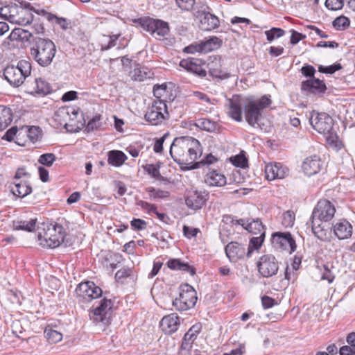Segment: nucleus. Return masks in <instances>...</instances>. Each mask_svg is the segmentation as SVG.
Segmentation results:
<instances>
[{
  "label": "nucleus",
  "mask_w": 355,
  "mask_h": 355,
  "mask_svg": "<svg viewBox=\"0 0 355 355\" xmlns=\"http://www.w3.org/2000/svg\"><path fill=\"white\" fill-rule=\"evenodd\" d=\"M270 96L264 95L260 98L234 95L226 103L228 115L236 121L243 120V112L246 121L254 128H261L263 110L270 105Z\"/></svg>",
  "instance_id": "nucleus-1"
},
{
  "label": "nucleus",
  "mask_w": 355,
  "mask_h": 355,
  "mask_svg": "<svg viewBox=\"0 0 355 355\" xmlns=\"http://www.w3.org/2000/svg\"><path fill=\"white\" fill-rule=\"evenodd\" d=\"M336 214L335 205L327 199L320 200L311 214V230L321 241L329 242L331 239V227L328 223Z\"/></svg>",
  "instance_id": "nucleus-2"
},
{
  "label": "nucleus",
  "mask_w": 355,
  "mask_h": 355,
  "mask_svg": "<svg viewBox=\"0 0 355 355\" xmlns=\"http://www.w3.org/2000/svg\"><path fill=\"white\" fill-rule=\"evenodd\" d=\"M202 154L201 146L198 140L189 137L174 139L170 146V155L180 165H186L187 169L196 168L198 163L194 162Z\"/></svg>",
  "instance_id": "nucleus-3"
},
{
  "label": "nucleus",
  "mask_w": 355,
  "mask_h": 355,
  "mask_svg": "<svg viewBox=\"0 0 355 355\" xmlns=\"http://www.w3.org/2000/svg\"><path fill=\"white\" fill-rule=\"evenodd\" d=\"M65 232L63 227L58 224L42 223L37 229V239L40 245L55 248L64 240Z\"/></svg>",
  "instance_id": "nucleus-4"
},
{
  "label": "nucleus",
  "mask_w": 355,
  "mask_h": 355,
  "mask_svg": "<svg viewBox=\"0 0 355 355\" xmlns=\"http://www.w3.org/2000/svg\"><path fill=\"white\" fill-rule=\"evenodd\" d=\"M56 53V46L53 41L48 38L37 37L31 54L34 60L42 67L51 64Z\"/></svg>",
  "instance_id": "nucleus-5"
},
{
  "label": "nucleus",
  "mask_w": 355,
  "mask_h": 355,
  "mask_svg": "<svg viewBox=\"0 0 355 355\" xmlns=\"http://www.w3.org/2000/svg\"><path fill=\"white\" fill-rule=\"evenodd\" d=\"M31 72V64L26 60H20L17 66H8L3 71L4 78L13 87L23 84Z\"/></svg>",
  "instance_id": "nucleus-6"
},
{
  "label": "nucleus",
  "mask_w": 355,
  "mask_h": 355,
  "mask_svg": "<svg viewBox=\"0 0 355 355\" xmlns=\"http://www.w3.org/2000/svg\"><path fill=\"white\" fill-rule=\"evenodd\" d=\"M197 300L196 290L189 284H183L180 287L179 296L173 300V305L178 311H187L195 306Z\"/></svg>",
  "instance_id": "nucleus-7"
},
{
  "label": "nucleus",
  "mask_w": 355,
  "mask_h": 355,
  "mask_svg": "<svg viewBox=\"0 0 355 355\" xmlns=\"http://www.w3.org/2000/svg\"><path fill=\"white\" fill-rule=\"evenodd\" d=\"M19 3L15 4L10 22L21 26L30 24L33 21L32 6L23 1H19Z\"/></svg>",
  "instance_id": "nucleus-8"
},
{
  "label": "nucleus",
  "mask_w": 355,
  "mask_h": 355,
  "mask_svg": "<svg viewBox=\"0 0 355 355\" xmlns=\"http://www.w3.org/2000/svg\"><path fill=\"white\" fill-rule=\"evenodd\" d=\"M168 116L167 106L164 101L156 100L153 105L148 107L145 119L152 125H158L165 120Z\"/></svg>",
  "instance_id": "nucleus-9"
},
{
  "label": "nucleus",
  "mask_w": 355,
  "mask_h": 355,
  "mask_svg": "<svg viewBox=\"0 0 355 355\" xmlns=\"http://www.w3.org/2000/svg\"><path fill=\"white\" fill-rule=\"evenodd\" d=\"M310 123L313 129L320 134L330 133L333 128V119L327 113L313 111L311 114Z\"/></svg>",
  "instance_id": "nucleus-10"
},
{
  "label": "nucleus",
  "mask_w": 355,
  "mask_h": 355,
  "mask_svg": "<svg viewBox=\"0 0 355 355\" xmlns=\"http://www.w3.org/2000/svg\"><path fill=\"white\" fill-rule=\"evenodd\" d=\"M271 241L275 249L286 250L289 253L293 252L297 248L295 241L290 232H275L272 234Z\"/></svg>",
  "instance_id": "nucleus-11"
},
{
  "label": "nucleus",
  "mask_w": 355,
  "mask_h": 355,
  "mask_svg": "<svg viewBox=\"0 0 355 355\" xmlns=\"http://www.w3.org/2000/svg\"><path fill=\"white\" fill-rule=\"evenodd\" d=\"M258 271L263 277H270L275 275L279 269V263L275 256L265 254L260 257L257 262Z\"/></svg>",
  "instance_id": "nucleus-12"
},
{
  "label": "nucleus",
  "mask_w": 355,
  "mask_h": 355,
  "mask_svg": "<svg viewBox=\"0 0 355 355\" xmlns=\"http://www.w3.org/2000/svg\"><path fill=\"white\" fill-rule=\"evenodd\" d=\"M141 26L153 37H164L169 32L168 23L160 19L146 18L141 21Z\"/></svg>",
  "instance_id": "nucleus-13"
},
{
  "label": "nucleus",
  "mask_w": 355,
  "mask_h": 355,
  "mask_svg": "<svg viewBox=\"0 0 355 355\" xmlns=\"http://www.w3.org/2000/svg\"><path fill=\"white\" fill-rule=\"evenodd\" d=\"M102 290L93 282H86L79 284L76 288V295L86 301L98 298L102 295Z\"/></svg>",
  "instance_id": "nucleus-14"
},
{
  "label": "nucleus",
  "mask_w": 355,
  "mask_h": 355,
  "mask_svg": "<svg viewBox=\"0 0 355 355\" xmlns=\"http://www.w3.org/2000/svg\"><path fill=\"white\" fill-rule=\"evenodd\" d=\"M198 13H200L201 28L203 31H212L219 26L218 18L211 13V8L208 6H202L198 10Z\"/></svg>",
  "instance_id": "nucleus-15"
},
{
  "label": "nucleus",
  "mask_w": 355,
  "mask_h": 355,
  "mask_svg": "<svg viewBox=\"0 0 355 355\" xmlns=\"http://www.w3.org/2000/svg\"><path fill=\"white\" fill-rule=\"evenodd\" d=\"M208 197L209 193L206 191H190L186 196L185 202L189 208L198 210L205 205Z\"/></svg>",
  "instance_id": "nucleus-16"
},
{
  "label": "nucleus",
  "mask_w": 355,
  "mask_h": 355,
  "mask_svg": "<svg viewBox=\"0 0 355 355\" xmlns=\"http://www.w3.org/2000/svg\"><path fill=\"white\" fill-rule=\"evenodd\" d=\"M265 173L268 180L283 179L288 175L289 169L281 163H270L265 166Z\"/></svg>",
  "instance_id": "nucleus-17"
},
{
  "label": "nucleus",
  "mask_w": 355,
  "mask_h": 355,
  "mask_svg": "<svg viewBox=\"0 0 355 355\" xmlns=\"http://www.w3.org/2000/svg\"><path fill=\"white\" fill-rule=\"evenodd\" d=\"M322 167V162L319 156L316 155L307 157L302 164L304 173L308 176L318 173Z\"/></svg>",
  "instance_id": "nucleus-18"
},
{
  "label": "nucleus",
  "mask_w": 355,
  "mask_h": 355,
  "mask_svg": "<svg viewBox=\"0 0 355 355\" xmlns=\"http://www.w3.org/2000/svg\"><path fill=\"white\" fill-rule=\"evenodd\" d=\"M27 92L31 94H46L49 92V84L42 78H35L33 81L27 80L26 84Z\"/></svg>",
  "instance_id": "nucleus-19"
},
{
  "label": "nucleus",
  "mask_w": 355,
  "mask_h": 355,
  "mask_svg": "<svg viewBox=\"0 0 355 355\" xmlns=\"http://www.w3.org/2000/svg\"><path fill=\"white\" fill-rule=\"evenodd\" d=\"M225 251L231 262H236L239 259L243 258L245 254V247L237 242L228 243L225 248Z\"/></svg>",
  "instance_id": "nucleus-20"
},
{
  "label": "nucleus",
  "mask_w": 355,
  "mask_h": 355,
  "mask_svg": "<svg viewBox=\"0 0 355 355\" xmlns=\"http://www.w3.org/2000/svg\"><path fill=\"white\" fill-rule=\"evenodd\" d=\"M301 89L307 93L322 94L326 90V85L323 81L316 78H311L303 81L301 85Z\"/></svg>",
  "instance_id": "nucleus-21"
},
{
  "label": "nucleus",
  "mask_w": 355,
  "mask_h": 355,
  "mask_svg": "<svg viewBox=\"0 0 355 355\" xmlns=\"http://www.w3.org/2000/svg\"><path fill=\"white\" fill-rule=\"evenodd\" d=\"M179 325L180 318L174 313L164 316L160 322V327L162 331L167 334L175 332Z\"/></svg>",
  "instance_id": "nucleus-22"
},
{
  "label": "nucleus",
  "mask_w": 355,
  "mask_h": 355,
  "mask_svg": "<svg viewBox=\"0 0 355 355\" xmlns=\"http://www.w3.org/2000/svg\"><path fill=\"white\" fill-rule=\"evenodd\" d=\"M180 67L202 77H205L207 74L206 71L201 66L200 61L194 58L182 60L180 62Z\"/></svg>",
  "instance_id": "nucleus-23"
},
{
  "label": "nucleus",
  "mask_w": 355,
  "mask_h": 355,
  "mask_svg": "<svg viewBox=\"0 0 355 355\" xmlns=\"http://www.w3.org/2000/svg\"><path fill=\"white\" fill-rule=\"evenodd\" d=\"M334 233L338 239H347L352 234V226L346 220H341L333 226Z\"/></svg>",
  "instance_id": "nucleus-24"
},
{
  "label": "nucleus",
  "mask_w": 355,
  "mask_h": 355,
  "mask_svg": "<svg viewBox=\"0 0 355 355\" xmlns=\"http://www.w3.org/2000/svg\"><path fill=\"white\" fill-rule=\"evenodd\" d=\"M205 182L212 187H223L227 182L225 176L217 171L208 173L205 176Z\"/></svg>",
  "instance_id": "nucleus-25"
},
{
  "label": "nucleus",
  "mask_w": 355,
  "mask_h": 355,
  "mask_svg": "<svg viewBox=\"0 0 355 355\" xmlns=\"http://www.w3.org/2000/svg\"><path fill=\"white\" fill-rule=\"evenodd\" d=\"M208 68L210 74L215 78L226 79L230 76V73L221 69L220 59L215 58L211 62L208 63Z\"/></svg>",
  "instance_id": "nucleus-26"
},
{
  "label": "nucleus",
  "mask_w": 355,
  "mask_h": 355,
  "mask_svg": "<svg viewBox=\"0 0 355 355\" xmlns=\"http://www.w3.org/2000/svg\"><path fill=\"white\" fill-rule=\"evenodd\" d=\"M73 112L74 107H62L55 112V120L60 125H64L66 129L68 130V118L70 117L69 114L73 113Z\"/></svg>",
  "instance_id": "nucleus-27"
},
{
  "label": "nucleus",
  "mask_w": 355,
  "mask_h": 355,
  "mask_svg": "<svg viewBox=\"0 0 355 355\" xmlns=\"http://www.w3.org/2000/svg\"><path fill=\"white\" fill-rule=\"evenodd\" d=\"M89 316L90 320L95 324L101 322L104 324H107L110 321V315L107 314V312H103L99 309L94 308L90 311Z\"/></svg>",
  "instance_id": "nucleus-28"
},
{
  "label": "nucleus",
  "mask_w": 355,
  "mask_h": 355,
  "mask_svg": "<svg viewBox=\"0 0 355 355\" xmlns=\"http://www.w3.org/2000/svg\"><path fill=\"white\" fill-rule=\"evenodd\" d=\"M12 121V112L10 108L0 105V130L6 129Z\"/></svg>",
  "instance_id": "nucleus-29"
},
{
  "label": "nucleus",
  "mask_w": 355,
  "mask_h": 355,
  "mask_svg": "<svg viewBox=\"0 0 355 355\" xmlns=\"http://www.w3.org/2000/svg\"><path fill=\"white\" fill-rule=\"evenodd\" d=\"M126 155L120 150H111L108 153V164L114 166H121L126 160Z\"/></svg>",
  "instance_id": "nucleus-30"
},
{
  "label": "nucleus",
  "mask_w": 355,
  "mask_h": 355,
  "mask_svg": "<svg viewBox=\"0 0 355 355\" xmlns=\"http://www.w3.org/2000/svg\"><path fill=\"white\" fill-rule=\"evenodd\" d=\"M12 192L18 197H25L32 192V188L29 184L25 181L15 182V187L12 188Z\"/></svg>",
  "instance_id": "nucleus-31"
},
{
  "label": "nucleus",
  "mask_w": 355,
  "mask_h": 355,
  "mask_svg": "<svg viewBox=\"0 0 355 355\" xmlns=\"http://www.w3.org/2000/svg\"><path fill=\"white\" fill-rule=\"evenodd\" d=\"M167 266L172 270H179L184 272H188L191 275H193L196 272L195 269L189 266L187 263L180 261L179 259H171L167 262Z\"/></svg>",
  "instance_id": "nucleus-32"
},
{
  "label": "nucleus",
  "mask_w": 355,
  "mask_h": 355,
  "mask_svg": "<svg viewBox=\"0 0 355 355\" xmlns=\"http://www.w3.org/2000/svg\"><path fill=\"white\" fill-rule=\"evenodd\" d=\"M265 238V232H261L257 234V236H253L250 240L247 256L250 257L252 252L254 250H258L262 245Z\"/></svg>",
  "instance_id": "nucleus-33"
},
{
  "label": "nucleus",
  "mask_w": 355,
  "mask_h": 355,
  "mask_svg": "<svg viewBox=\"0 0 355 355\" xmlns=\"http://www.w3.org/2000/svg\"><path fill=\"white\" fill-rule=\"evenodd\" d=\"M121 36L120 33L107 36L103 35V40L101 43V50L107 51L116 45V42Z\"/></svg>",
  "instance_id": "nucleus-34"
},
{
  "label": "nucleus",
  "mask_w": 355,
  "mask_h": 355,
  "mask_svg": "<svg viewBox=\"0 0 355 355\" xmlns=\"http://www.w3.org/2000/svg\"><path fill=\"white\" fill-rule=\"evenodd\" d=\"M245 230H248L252 234L257 235L261 232H265L263 226L259 220H252L246 223Z\"/></svg>",
  "instance_id": "nucleus-35"
},
{
  "label": "nucleus",
  "mask_w": 355,
  "mask_h": 355,
  "mask_svg": "<svg viewBox=\"0 0 355 355\" xmlns=\"http://www.w3.org/2000/svg\"><path fill=\"white\" fill-rule=\"evenodd\" d=\"M36 219H31L28 221L21 220L18 221L15 224V228L16 230H26L28 232L33 231L36 225Z\"/></svg>",
  "instance_id": "nucleus-36"
},
{
  "label": "nucleus",
  "mask_w": 355,
  "mask_h": 355,
  "mask_svg": "<svg viewBox=\"0 0 355 355\" xmlns=\"http://www.w3.org/2000/svg\"><path fill=\"white\" fill-rule=\"evenodd\" d=\"M201 328L202 327L200 324L193 325L184 334L183 338L185 340H189L193 343V342L196 339L198 334L200 332Z\"/></svg>",
  "instance_id": "nucleus-37"
},
{
  "label": "nucleus",
  "mask_w": 355,
  "mask_h": 355,
  "mask_svg": "<svg viewBox=\"0 0 355 355\" xmlns=\"http://www.w3.org/2000/svg\"><path fill=\"white\" fill-rule=\"evenodd\" d=\"M284 34L285 31L280 28H272L271 29L265 31V35L268 42H272L275 39H278L284 36Z\"/></svg>",
  "instance_id": "nucleus-38"
},
{
  "label": "nucleus",
  "mask_w": 355,
  "mask_h": 355,
  "mask_svg": "<svg viewBox=\"0 0 355 355\" xmlns=\"http://www.w3.org/2000/svg\"><path fill=\"white\" fill-rule=\"evenodd\" d=\"M349 19L345 16L336 17L332 22L333 26L338 30H343L349 26Z\"/></svg>",
  "instance_id": "nucleus-39"
},
{
  "label": "nucleus",
  "mask_w": 355,
  "mask_h": 355,
  "mask_svg": "<svg viewBox=\"0 0 355 355\" xmlns=\"http://www.w3.org/2000/svg\"><path fill=\"white\" fill-rule=\"evenodd\" d=\"M27 136L31 142L35 143L42 137V130L40 127L32 126L27 131Z\"/></svg>",
  "instance_id": "nucleus-40"
},
{
  "label": "nucleus",
  "mask_w": 355,
  "mask_h": 355,
  "mask_svg": "<svg viewBox=\"0 0 355 355\" xmlns=\"http://www.w3.org/2000/svg\"><path fill=\"white\" fill-rule=\"evenodd\" d=\"M112 306L113 302L110 299L104 297L99 302L98 305L94 308L99 309L103 312H107V314L111 315Z\"/></svg>",
  "instance_id": "nucleus-41"
},
{
  "label": "nucleus",
  "mask_w": 355,
  "mask_h": 355,
  "mask_svg": "<svg viewBox=\"0 0 355 355\" xmlns=\"http://www.w3.org/2000/svg\"><path fill=\"white\" fill-rule=\"evenodd\" d=\"M56 160V157L53 153H44L39 157L38 162L42 165L50 167Z\"/></svg>",
  "instance_id": "nucleus-42"
},
{
  "label": "nucleus",
  "mask_w": 355,
  "mask_h": 355,
  "mask_svg": "<svg viewBox=\"0 0 355 355\" xmlns=\"http://www.w3.org/2000/svg\"><path fill=\"white\" fill-rule=\"evenodd\" d=\"M131 73L132 78L137 81H143L145 79L150 78L149 72H146L144 68H135L132 71H131Z\"/></svg>",
  "instance_id": "nucleus-43"
},
{
  "label": "nucleus",
  "mask_w": 355,
  "mask_h": 355,
  "mask_svg": "<svg viewBox=\"0 0 355 355\" xmlns=\"http://www.w3.org/2000/svg\"><path fill=\"white\" fill-rule=\"evenodd\" d=\"M295 214L288 210L284 213L282 224L285 227H291L294 225Z\"/></svg>",
  "instance_id": "nucleus-44"
},
{
  "label": "nucleus",
  "mask_w": 355,
  "mask_h": 355,
  "mask_svg": "<svg viewBox=\"0 0 355 355\" xmlns=\"http://www.w3.org/2000/svg\"><path fill=\"white\" fill-rule=\"evenodd\" d=\"M147 191L150 193V199L166 198L169 196V193L168 191L160 189L156 190L153 187L148 188Z\"/></svg>",
  "instance_id": "nucleus-45"
},
{
  "label": "nucleus",
  "mask_w": 355,
  "mask_h": 355,
  "mask_svg": "<svg viewBox=\"0 0 355 355\" xmlns=\"http://www.w3.org/2000/svg\"><path fill=\"white\" fill-rule=\"evenodd\" d=\"M79 113L77 109L74 107V112L73 113H71L69 114V116L68 118V131H73L74 127L78 128V117Z\"/></svg>",
  "instance_id": "nucleus-46"
},
{
  "label": "nucleus",
  "mask_w": 355,
  "mask_h": 355,
  "mask_svg": "<svg viewBox=\"0 0 355 355\" xmlns=\"http://www.w3.org/2000/svg\"><path fill=\"white\" fill-rule=\"evenodd\" d=\"M131 276H132V270L130 268H123L119 270L115 274L116 279L121 282Z\"/></svg>",
  "instance_id": "nucleus-47"
},
{
  "label": "nucleus",
  "mask_w": 355,
  "mask_h": 355,
  "mask_svg": "<svg viewBox=\"0 0 355 355\" xmlns=\"http://www.w3.org/2000/svg\"><path fill=\"white\" fill-rule=\"evenodd\" d=\"M343 0H326L325 6L331 10H338L343 7Z\"/></svg>",
  "instance_id": "nucleus-48"
},
{
  "label": "nucleus",
  "mask_w": 355,
  "mask_h": 355,
  "mask_svg": "<svg viewBox=\"0 0 355 355\" xmlns=\"http://www.w3.org/2000/svg\"><path fill=\"white\" fill-rule=\"evenodd\" d=\"M14 6L15 4L0 7V17L10 22V17L12 14V10L14 8Z\"/></svg>",
  "instance_id": "nucleus-49"
},
{
  "label": "nucleus",
  "mask_w": 355,
  "mask_h": 355,
  "mask_svg": "<svg viewBox=\"0 0 355 355\" xmlns=\"http://www.w3.org/2000/svg\"><path fill=\"white\" fill-rule=\"evenodd\" d=\"M46 336L53 343H58L62 339V335L56 330L50 329L44 331Z\"/></svg>",
  "instance_id": "nucleus-50"
},
{
  "label": "nucleus",
  "mask_w": 355,
  "mask_h": 355,
  "mask_svg": "<svg viewBox=\"0 0 355 355\" xmlns=\"http://www.w3.org/2000/svg\"><path fill=\"white\" fill-rule=\"evenodd\" d=\"M178 6L183 10H191L194 4L195 0H175Z\"/></svg>",
  "instance_id": "nucleus-51"
},
{
  "label": "nucleus",
  "mask_w": 355,
  "mask_h": 355,
  "mask_svg": "<svg viewBox=\"0 0 355 355\" xmlns=\"http://www.w3.org/2000/svg\"><path fill=\"white\" fill-rule=\"evenodd\" d=\"M101 116H95L93 119H92L87 125V130L88 131H94V130L98 129L101 126Z\"/></svg>",
  "instance_id": "nucleus-52"
},
{
  "label": "nucleus",
  "mask_w": 355,
  "mask_h": 355,
  "mask_svg": "<svg viewBox=\"0 0 355 355\" xmlns=\"http://www.w3.org/2000/svg\"><path fill=\"white\" fill-rule=\"evenodd\" d=\"M342 69V66L340 64H333L328 67L320 66L318 70L320 72L332 74L335 73L336 71Z\"/></svg>",
  "instance_id": "nucleus-53"
},
{
  "label": "nucleus",
  "mask_w": 355,
  "mask_h": 355,
  "mask_svg": "<svg viewBox=\"0 0 355 355\" xmlns=\"http://www.w3.org/2000/svg\"><path fill=\"white\" fill-rule=\"evenodd\" d=\"M130 225L132 227L136 230H145L147 227V223L140 218H134L132 220H131Z\"/></svg>",
  "instance_id": "nucleus-54"
},
{
  "label": "nucleus",
  "mask_w": 355,
  "mask_h": 355,
  "mask_svg": "<svg viewBox=\"0 0 355 355\" xmlns=\"http://www.w3.org/2000/svg\"><path fill=\"white\" fill-rule=\"evenodd\" d=\"M232 163L237 167L244 168L247 166L248 159L243 155H238L233 158Z\"/></svg>",
  "instance_id": "nucleus-55"
},
{
  "label": "nucleus",
  "mask_w": 355,
  "mask_h": 355,
  "mask_svg": "<svg viewBox=\"0 0 355 355\" xmlns=\"http://www.w3.org/2000/svg\"><path fill=\"white\" fill-rule=\"evenodd\" d=\"M169 136L168 133H165L161 138L156 140L154 144V151L155 153H161L163 150V144L165 141V139Z\"/></svg>",
  "instance_id": "nucleus-56"
},
{
  "label": "nucleus",
  "mask_w": 355,
  "mask_h": 355,
  "mask_svg": "<svg viewBox=\"0 0 355 355\" xmlns=\"http://www.w3.org/2000/svg\"><path fill=\"white\" fill-rule=\"evenodd\" d=\"M198 126L207 131H211L214 129V124L209 119L200 120Z\"/></svg>",
  "instance_id": "nucleus-57"
},
{
  "label": "nucleus",
  "mask_w": 355,
  "mask_h": 355,
  "mask_svg": "<svg viewBox=\"0 0 355 355\" xmlns=\"http://www.w3.org/2000/svg\"><path fill=\"white\" fill-rule=\"evenodd\" d=\"M137 205L140 206L142 209L146 210L148 213H155L157 210V207L147 202L140 200L137 202Z\"/></svg>",
  "instance_id": "nucleus-58"
},
{
  "label": "nucleus",
  "mask_w": 355,
  "mask_h": 355,
  "mask_svg": "<svg viewBox=\"0 0 355 355\" xmlns=\"http://www.w3.org/2000/svg\"><path fill=\"white\" fill-rule=\"evenodd\" d=\"M53 21H55V22L63 30H67L70 28V23L65 18L58 17L54 15Z\"/></svg>",
  "instance_id": "nucleus-59"
},
{
  "label": "nucleus",
  "mask_w": 355,
  "mask_h": 355,
  "mask_svg": "<svg viewBox=\"0 0 355 355\" xmlns=\"http://www.w3.org/2000/svg\"><path fill=\"white\" fill-rule=\"evenodd\" d=\"M198 232V229L197 228H192L187 225H184L183 227L184 235L189 239L196 236Z\"/></svg>",
  "instance_id": "nucleus-60"
},
{
  "label": "nucleus",
  "mask_w": 355,
  "mask_h": 355,
  "mask_svg": "<svg viewBox=\"0 0 355 355\" xmlns=\"http://www.w3.org/2000/svg\"><path fill=\"white\" fill-rule=\"evenodd\" d=\"M302 73L306 77H313L315 73L314 67L311 65H304L301 69Z\"/></svg>",
  "instance_id": "nucleus-61"
},
{
  "label": "nucleus",
  "mask_w": 355,
  "mask_h": 355,
  "mask_svg": "<svg viewBox=\"0 0 355 355\" xmlns=\"http://www.w3.org/2000/svg\"><path fill=\"white\" fill-rule=\"evenodd\" d=\"M292 35L291 36V43L293 45L297 44L300 40L304 39L306 36L294 30H291Z\"/></svg>",
  "instance_id": "nucleus-62"
},
{
  "label": "nucleus",
  "mask_w": 355,
  "mask_h": 355,
  "mask_svg": "<svg viewBox=\"0 0 355 355\" xmlns=\"http://www.w3.org/2000/svg\"><path fill=\"white\" fill-rule=\"evenodd\" d=\"M339 355H355V346L345 345L340 347Z\"/></svg>",
  "instance_id": "nucleus-63"
},
{
  "label": "nucleus",
  "mask_w": 355,
  "mask_h": 355,
  "mask_svg": "<svg viewBox=\"0 0 355 355\" xmlns=\"http://www.w3.org/2000/svg\"><path fill=\"white\" fill-rule=\"evenodd\" d=\"M145 169L153 178H158L160 175L159 168L153 164L146 165Z\"/></svg>",
  "instance_id": "nucleus-64"
}]
</instances>
